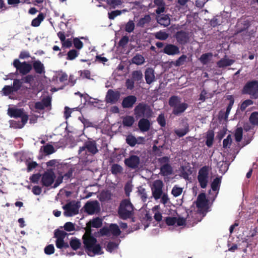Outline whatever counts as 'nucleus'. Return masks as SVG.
Masks as SVG:
<instances>
[{"label":"nucleus","instance_id":"9","mask_svg":"<svg viewBox=\"0 0 258 258\" xmlns=\"http://www.w3.org/2000/svg\"><path fill=\"white\" fill-rule=\"evenodd\" d=\"M100 234L101 236H109L111 233L114 236H118L121 231L116 224H110L109 226H104L100 229Z\"/></svg>","mask_w":258,"mask_h":258},{"label":"nucleus","instance_id":"4","mask_svg":"<svg viewBox=\"0 0 258 258\" xmlns=\"http://www.w3.org/2000/svg\"><path fill=\"white\" fill-rule=\"evenodd\" d=\"M134 112L137 119L141 117L150 118L153 113L150 106L143 102L139 103L135 106Z\"/></svg>","mask_w":258,"mask_h":258},{"label":"nucleus","instance_id":"42","mask_svg":"<svg viewBox=\"0 0 258 258\" xmlns=\"http://www.w3.org/2000/svg\"><path fill=\"white\" fill-rule=\"evenodd\" d=\"M132 62L133 63L141 65L145 62V58L142 55L137 54L132 58Z\"/></svg>","mask_w":258,"mask_h":258},{"label":"nucleus","instance_id":"52","mask_svg":"<svg viewBox=\"0 0 258 258\" xmlns=\"http://www.w3.org/2000/svg\"><path fill=\"white\" fill-rule=\"evenodd\" d=\"M68 233L64 231L56 229L54 231V237L56 239H64Z\"/></svg>","mask_w":258,"mask_h":258},{"label":"nucleus","instance_id":"36","mask_svg":"<svg viewBox=\"0 0 258 258\" xmlns=\"http://www.w3.org/2000/svg\"><path fill=\"white\" fill-rule=\"evenodd\" d=\"M45 18V16L42 13H40L36 18L34 19L31 22V25L33 27L39 26L41 22L43 21Z\"/></svg>","mask_w":258,"mask_h":258},{"label":"nucleus","instance_id":"49","mask_svg":"<svg viewBox=\"0 0 258 258\" xmlns=\"http://www.w3.org/2000/svg\"><path fill=\"white\" fill-rule=\"evenodd\" d=\"M138 193L143 202H145L147 201V195L145 188L143 187L142 186H140L138 188Z\"/></svg>","mask_w":258,"mask_h":258},{"label":"nucleus","instance_id":"56","mask_svg":"<svg viewBox=\"0 0 258 258\" xmlns=\"http://www.w3.org/2000/svg\"><path fill=\"white\" fill-rule=\"evenodd\" d=\"M182 188L175 185L171 190V194L174 197H177L182 194Z\"/></svg>","mask_w":258,"mask_h":258},{"label":"nucleus","instance_id":"14","mask_svg":"<svg viewBox=\"0 0 258 258\" xmlns=\"http://www.w3.org/2000/svg\"><path fill=\"white\" fill-rule=\"evenodd\" d=\"M227 100L229 101V104L226 108V111L221 110L219 113V118L220 119L227 120L231 109L234 103V98L233 95H228L227 97Z\"/></svg>","mask_w":258,"mask_h":258},{"label":"nucleus","instance_id":"32","mask_svg":"<svg viewBox=\"0 0 258 258\" xmlns=\"http://www.w3.org/2000/svg\"><path fill=\"white\" fill-rule=\"evenodd\" d=\"M102 225V220L99 218L97 217L93 219L91 221H90L87 224V227L92 226L94 228H99L101 227Z\"/></svg>","mask_w":258,"mask_h":258},{"label":"nucleus","instance_id":"61","mask_svg":"<svg viewBox=\"0 0 258 258\" xmlns=\"http://www.w3.org/2000/svg\"><path fill=\"white\" fill-rule=\"evenodd\" d=\"M157 121L158 124L161 127H165L166 125V119L164 116V114H160L157 118Z\"/></svg>","mask_w":258,"mask_h":258},{"label":"nucleus","instance_id":"33","mask_svg":"<svg viewBox=\"0 0 258 258\" xmlns=\"http://www.w3.org/2000/svg\"><path fill=\"white\" fill-rule=\"evenodd\" d=\"M70 245L73 250H77L80 248L81 242L77 238L72 237L70 241Z\"/></svg>","mask_w":258,"mask_h":258},{"label":"nucleus","instance_id":"29","mask_svg":"<svg viewBox=\"0 0 258 258\" xmlns=\"http://www.w3.org/2000/svg\"><path fill=\"white\" fill-rule=\"evenodd\" d=\"M172 168L168 163L165 164L160 167V173L164 176L171 175L172 173Z\"/></svg>","mask_w":258,"mask_h":258},{"label":"nucleus","instance_id":"31","mask_svg":"<svg viewBox=\"0 0 258 258\" xmlns=\"http://www.w3.org/2000/svg\"><path fill=\"white\" fill-rule=\"evenodd\" d=\"M234 60L229 58H222L217 62V66L220 68H223L231 66Z\"/></svg>","mask_w":258,"mask_h":258},{"label":"nucleus","instance_id":"39","mask_svg":"<svg viewBox=\"0 0 258 258\" xmlns=\"http://www.w3.org/2000/svg\"><path fill=\"white\" fill-rule=\"evenodd\" d=\"M221 183V177H217L215 178H214L211 184L212 189L214 191H219Z\"/></svg>","mask_w":258,"mask_h":258},{"label":"nucleus","instance_id":"21","mask_svg":"<svg viewBox=\"0 0 258 258\" xmlns=\"http://www.w3.org/2000/svg\"><path fill=\"white\" fill-rule=\"evenodd\" d=\"M163 52L169 55H174L179 54L180 50L179 47L176 45L167 44L163 49Z\"/></svg>","mask_w":258,"mask_h":258},{"label":"nucleus","instance_id":"47","mask_svg":"<svg viewBox=\"0 0 258 258\" xmlns=\"http://www.w3.org/2000/svg\"><path fill=\"white\" fill-rule=\"evenodd\" d=\"M212 56V54L211 53H204L201 56L199 60L203 64H207Z\"/></svg>","mask_w":258,"mask_h":258},{"label":"nucleus","instance_id":"38","mask_svg":"<svg viewBox=\"0 0 258 258\" xmlns=\"http://www.w3.org/2000/svg\"><path fill=\"white\" fill-rule=\"evenodd\" d=\"M151 20L150 16L149 15H146L143 18L140 19L137 25L138 27L143 28L146 24H148L151 21Z\"/></svg>","mask_w":258,"mask_h":258},{"label":"nucleus","instance_id":"40","mask_svg":"<svg viewBox=\"0 0 258 258\" xmlns=\"http://www.w3.org/2000/svg\"><path fill=\"white\" fill-rule=\"evenodd\" d=\"M187 56L185 54H182L176 61H173L172 63L175 67H180L184 64L187 61Z\"/></svg>","mask_w":258,"mask_h":258},{"label":"nucleus","instance_id":"41","mask_svg":"<svg viewBox=\"0 0 258 258\" xmlns=\"http://www.w3.org/2000/svg\"><path fill=\"white\" fill-rule=\"evenodd\" d=\"M127 10H115L108 12V17L109 20H114L115 17L120 15L122 13L127 12Z\"/></svg>","mask_w":258,"mask_h":258},{"label":"nucleus","instance_id":"37","mask_svg":"<svg viewBox=\"0 0 258 258\" xmlns=\"http://www.w3.org/2000/svg\"><path fill=\"white\" fill-rule=\"evenodd\" d=\"M134 122L135 119L132 116L127 115L122 118V124L124 126L131 127Z\"/></svg>","mask_w":258,"mask_h":258},{"label":"nucleus","instance_id":"26","mask_svg":"<svg viewBox=\"0 0 258 258\" xmlns=\"http://www.w3.org/2000/svg\"><path fill=\"white\" fill-rule=\"evenodd\" d=\"M208 200L206 199V194L205 193H201L199 195L197 202L196 206L198 208H203L207 204Z\"/></svg>","mask_w":258,"mask_h":258},{"label":"nucleus","instance_id":"20","mask_svg":"<svg viewBox=\"0 0 258 258\" xmlns=\"http://www.w3.org/2000/svg\"><path fill=\"white\" fill-rule=\"evenodd\" d=\"M137 100L136 96L134 95H128L124 97L121 103L122 107L123 108H132Z\"/></svg>","mask_w":258,"mask_h":258},{"label":"nucleus","instance_id":"50","mask_svg":"<svg viewBox=\"0 0 258 258\" xmlns=\"http://www.w3.org/2000/svg\"><path fill=\"white\" fill-rule=\"evenodd\" d=\"M106 2L110 7V9H115L122 4L121 0H106Z\"/></svg>","mask_w":258,"mask_h":258},{"label":"nucleus","instance_id":"64","mask_svg":"<svg viewBox=\"0 0 258 258\" xmlns=\"http://www.w3.org/2000/svg\"><path fill=\"white\" fill-rule=\"evenodd\" d=\"M73 43L75 47L77 49H81L83 47V43L78 38L73 39Z\"/></svg>","mask_w":258,"mask_h":258},{"label":"nucleus","instance_id":"18","mask_svg":"<svg viewBox=\"0 0 258 258\" xmlns=\"http://www.w3.org/2000/svg\"><path fill=\"white\" fill-rule=\"evenodd\" d=\"M125 142L130 146L133 147L137 144H144L145 142V140L144 137H139L136 138L133 135L130 134L126 136Z\"/></svg>","mask_w":258,"mask_h":258},{"label":"nucleus","instance_id":"24","mask_svg":"<svg viewBox=\"0 0 258 258\" xmlns=\"http://www.w3.org/2000/svg\"><path fill=\"white\" fill-rule=\"evenodd\" d=\"M151 123L148 118H142L138 122V126L140 130L143 132H147L150 130Z\"/></svg>","mask_w":258,"mask_h":258},{"label":"nucleus","instance_id":"55","mask_svg":"<svg viewBox=\"0 0 258 258\" xmlns=\"http://www.w3.org/2000/svg\"><path fill=\"white\" fill-rule=\"evenodd\" d=\"M135 25L133 21L129 20L125 25L124 30L128 33H131L134 31Z\"/></svg>","mask_w":258,"mask_h":258},{"label":"nucleus","instance_id":"59","mask_svg":"<svg viewBox=\"0 0 258 258\" xmlns=\"http://www.w3.org/2000/svg\"><path fill=\"white\" fill-rule=\"evenodd\" d=\"M22 82L19 79H15L13 81V84L12 86L14 92L18 91L22 86Z\"/></svg>","mask_w":258,"mask_h":258},{"label":"nucleus","instance_id":"7","mask_svg":"<svg viewBox=\"0 0 258 258\" xmlns=\"http://www.w3.org/2000/svg\"><path fill=\"white\" fill-rule=\"evenodd\" d=\"M13 65L16 69V73H19L22 75L28 74L32 69L31 64L26 61L21 62L18 59L14 60Z\"/></svg>","mask_w":258,"mask_h":258},{"label":"nucleus","instance_id":"30","mask_svg":"<svg viewBox=\"0 0 258 258\" xmlns=\"http://www.w3.org/2000/svg\"><path fill=\"white\" fill-rule=\"evenodd\" d=\"M158 23L164 27L169 26L170 24V19L167 15H162L157 17Z\"/></svg>","mask_w":258,"mask_h":258},{"label":"nucleus","instance_id":"28","mask_svg":"<svg viewBox=\"0 0 258 258\" xmlns=\"http://www.w3.org/2000/svg\"><path fill=\"white\" fill-rule=\"evenodd\" d=\"M183 128L177 129L174 130L175 134L179 137L181 138L185 136L189 131V125L187 122H184L182 124Z\"/></svg>","mask_w":258,"mask_h":258},{"label":"nucleus","instance_id":"62","mask_svg":"<svg viewBox=\"0 0 258 258\" xmlns=\"http://www.w3.org/2000/svg\"><path fill=\"white\" fill-rule=\"evenodd\" d=\"M54 247L53 244H50L44 248V252L46 254L50 255L54 252Z\"/></svg>","mask_w":258,"mask_h":258},{"label":"nucleus","instance_id":"10","mask_svg":"<svg viewBox=\"0 0 258 258\" xmlns=\"http://www.w3.org/2000/svg\"><path fill=\"white\" fill-rule=\"evenodd\" d=\"M79 205L75 201L70 202L62 207L64 210L63 213L66 217H71L79 213Z\"/></svg>","mask_w":258,"mask_h":258},{"label":"nucleus","instance_id":"8","mask_svg":"<svg viewBox=\"0 0 258 258\" xmlns=\"http://www.w3.org/2000/svg\"><path fill=\"white\" fill-rule=\"evenodd\" d=\"M8 115L13 118H21L22 122H27L28 120V115L24 111L23 108H17L14 107H9L8 109Z\"/></svg>","mask_w":258,"mask_h":258},{"label":"nucleus","instance_id":"54","mask_svg":"<svg viewBox=\"0 0 258 258\" xmlns=\"http://www.w3.org/2000/svg\"><path fill=\"white\" fill-rule=\"evenodd\" d=\"M243 136V129L241 127H237L235 130L234 137L235 141L239 142L241 141Z\"/></svg>","mask_w":258,"mask_h":258},{"label":"nucleus","instance_id":"46","mask_svg":"<svg viewBox=\"0 0 258 258\" xmlns=\"http://www.w3.org/2000/svg\"><path fill=\"white\" fill-rule=\"evenodd\" d=\"M154 36L156 39L165 40L168 38L169 34L164 31H159L154 34Z\"/></svg>","mask_w":258,"mask_h":258},{"label":"nucleus","instance_id":"60","mask_svg":"<svg viewBox=\"0 0 258 258\" xmlns=\"http://www.w3.org/2000/svg\"><path fill=\"white\" fill-rule=\"evenodd\" d=\"M232 143V139L231 135L227 136L226 138L223 141V147L224 148H230Z\"/></svg>","mask_w":258,"mask_h":258},{"label":"nucleus","instance_id":"25","mask_svg":"<svg viewBox=\"0 0 258 258\" xmlns=\"http://www.w3.org/2000/svg\"><path fill=\"white\" fill-rule=\"evenodd\" d=\"M145 78L146 83L151 84L155 81L154 70L151 68H148L145 72Z\"/></svg>","mask_w":258,"mask_h":258},{"label":"nucleus","instance_id":"23","mask_svg":"<svg viewBox=\"0 0 258 258\" xmlns=\"http://www.w3.org/2000/svg\"><path fill=\"white\" fill-rule=\"evenodd\" d=\"M51 105V99L49 97L43 98L41 101H38L35 103V108L38 110H43L45 107H48Z\"/></svg>","mask_w":258,"mask_h":258},{"label":"nucleus","instance_id":"5","mask_svg":"<svg viewBox=\"0 0 258 258\" xmlns=\"http://www.w3.org/2000/svg\"><path fill=\"white\" fill-rule=\"evenodd\" d=\"M242 93L250 96L251 99L258 98V81L251 80L246 82L242 89Z\"/></svg>","mask_w":258,"mask_h":258},{"label":"nucleus","instance_id":"53","mask_svg":"<svg viewBox=\"0 0 258 258\" xmlns=\"http://www.w3.org/2000/svg\"><path fill=\"white\" fill-rule=\"evenodd\" d=\"M79 54V52L76 49H71L67 53V59L72 60L75 59Z\"/></svg>","mask_w":258,"mask_h":258},{"label":"nucleus","instance_id":"22","mask_svg":"<svg viewBox=\"0 0 258 258\" xmlns=\"http://www.w3.org/2000/svg\"><path fill=\"white\" fill-rule=\"evenodd\" d=\"M32 69L35 72L39 75H44L45 73V69L44 64L39 60H34L32 62Z\"/></svg>","mask_w":258,"mask_h":258},{"label":"nucleus","instance_id":"43","mask_svg":"<svg viewBox=\"0 0 258 258\" xmlns=\"http://www.w3.org/2000/svg\"><path fill=\"white\" fill-rule=\"evenodd\" d=\"M55 245L57 248L62 249L69 248L70 245L67 242H65L64 239H56Z\"/></svg>","mask_w":258,"mask_h":258},{"label":"nucleus","instance_id":"17","mask_svg":"<svg viewBox=\"0 0 258 258\" xmlns=\"http://www.w3.org/2000/svg\"><path fill=\"white\" fill-rule=\"evenodd\" d=\"M120 96L118 91L109 89L105 96V101L107 103L114 104L118 100Z\"/></svg>","mask_w":258,"mask_h":258},{"label":"nucleus","instance_id":"2","mask_svg":"<svg viewBox=\"0 0 258 258\" xmlns=\"http://www.w3.org/2000/svg\"><path fill=\"white\" fill-rule=\"evenodd\" d=\"M120 219L127 220L134 215V207L130 200H123L120 203L117 211Z\"/></svg>","mask_w":258,"mask_h":258},{"label":"nucleus","instance_id":"35","mask_svg":"<svg viewBox=\"0 0 258 258\" xmlns=\"http://www.w3.org/2000/svg\"><path fill=\"white\" fill-rule=\"evenodd\" d=\"M27 122H22L21 121L10 120L9 121L10 127L14 129L22 128Z\"/></svg>","mask_w":258,"mask_h":258},{"label":"nucleus","instance_id":"34","mask_svg":"<svg viewBox=\"0 0 258 258\" xmlns=\"http://www.w3.org/2000/svg\"><path fill=\"white\" fill-rule=\"evenodd\" d=\"M214 139V133L212 130L209 131L206 135V145L208 147H211L213 144V141Z\"/></svg>","mask_w":258,"mask_h":258},{"label":"nucleus","instance_id":"58","mask_svg":"<svg viewBox=\"0 0 258 258\" xmlns=\"http://www.w3.org/2000/svg\"><path fill=\"white\" fill-rule=\"evenodd\" d=\"M253 104V101L251 99L245 100L241 104L240 109L242 111H243L248 106L252 105Z\"/></svg>","mask_w":258,"mask_h":258},{"label":"nucleus","instance_id":"63","mask_svg":"<svg viewBox=\"0 0 258 258\" xmlns=\"http://www.w3.org/2000/svg\"><path fill=\"white\" fill-rule=\"evenodd\" d=\"M63 228L66 231L68 232L73 231L75 229L74 224L71 222H66L63 226Z\"/></svg>","mask_w":258,"mask_h":258},{"label":"nucleus","instance_id":"51","mask_svg":"<svg viewBox=\"0 0 258 258\" xmlns=\"http://www.w3.org/2000/svg\"><path fill=\"white\" fill-rule=\"evenodd\" d=\"M43 149V152L47 155H50L55 152V150L52 145L47 144L45 146L41 147V150Z\"/></svg>","mask_w":258,"mask_h":258},{"label":"nucleus","instance_id":"6","mask_svg":"<svg viewBox=\"0 0 258 258\" xmlns=\"http://www.w3.org/2000/svg\"><path fill=\"white\" fill-rule=\"evenodd\" d=\"M98 152L97 144L95 141H86L83 146L79 148V154L81 156L94 155Z\"/></svg>","mask_w":258,"mask_h":258},{"label":"nucleus","instance_id":"19","mask_svg":"<svg viewBox=\"0 0 258 258\" xmlns=\"http://www.w3.org/2000/svg\"><path fill=\"white\" fill-rule=\"evenodd\" d=\"M175 38L179 44L185 45L189 41V33L183 30L177 31L175 35Z\"/></svg>","mask_w":258,"mask_h":258},{"label":"nucleus","instance_id":"44","mask_svg":"<svg viewBox=\"0 0 258 258\" xmlns=\"http://www.w3.org/2000/svg\"><path fill=\"white\" fill-rule=\"evenodd\" d=\"M143 74L141 70L134 71L132 73V79L134 81H140L143 79Z\"/></svg>","mask_w":258,"mask_h":258},{"label":"nucleus","instance_id":"16","mask_svg":"<svg viewBox=\"0 0 258 258\" xmlns=\"http://www.w3.org/2000/svg\"><path fill=\"white\" fill-rule=\"evenodd\" d=\"M85 211L89 215H93L100 211L99 203L97 201L88 202L84 206Z\"/></svg>","mask_w":258,"mask_h":258},{"label":"nucleus","instance_id":"12","mask_svg":"<svg viewBox=\"0 0 258 258\" xmlns=\"http://www.w3.org/2000/svg\"><path fill=\"white\" fill-rule=\"evenodd\" d=\"M164 184L161 180L158 179L155 180L151 187L153 197L155 200H158L161 198L163 194L162 188Z\"/></svg>","mask_w":258,"mask_h":258},{"label":"nucleus","instance_id":"1","mask_svg":"<svg viewBox=\"0 0 258 258\" xmlns=\"http://www.w3.org/2000/svg\"><path fill=\"white\" fill-rule=\"evenodd\" d=\"M82 239L84 247L87 252H92L93 255L103 253L100 245L97 243V239L91 234L90 228L86 230Z\"/></svg>","mask_w":258,"mask_h":258},{"label":"nucleus","instance_id":"15","mask_svg":"<svg viewBox=\"0 0 258 258\" xmlns=\"http://www.w3.org/2000/svg\"><path fill=\"white\" fill-rule=\"evenodd\" d=\"M55 175L52 171L45 172L41 178L42 184L46 187L50 186L54 182Z\"/></svg>","mask_w":258,"mask_h":258},{"label":"nucleus","instance_id":"27","mask_svg":"<svg viewBox=\"0 0 258 258\" xmlns=\"http://www.w3.org/2000/svg\"><path fill=\"white\" fill-rule=\"evenodd\" d=\"M154 3L157 7V9L155 10V12L157 15H160L165 12V3L163 0H154Z\"/></svg>","mask_w":258,"mask_h":258},{"label":"nucleus","instance_id":"57","mask_svg":"<svg viewBox=\"0 0 258 258\" xmlns=\"http://www.w3.org/2000/svg\"><path fill=\"white\" fill-rule=\"evenodd\" d=\"M118 247V244L113 241H109L106 247V250L109 252H112L115 249Z\"/></svg>","mask_w":258,"mask_h":258},{"label":"nucleus","instance_id":"3","mask_svg":"<svg viewBox=\"0 0 258 258\" xmlns=\"http://www.w3.org/2000/svg\"><path fill=\"white\" fill-rule=\"evenodd\" d=\"M169 105L172 108V113L176 116L180 115L188 108V104L181 102V98L177 96H172L169 99Z\"/></svg>","mask_w":258,"mask_h":258},{"label":"nucleus","instance_id":"48","mask_svg":"<svg viewBox=\"0 0 258 258\" xmlns=\"http://www.w3.org/2000/svg\"><path fill=\"white\" fill-rule=\"evenodd\" d=\"M122 167L118 164H114L111 167V172L114 175H117L122 172Z\"/></svg>","mask_w":258,"mask_h":258},{"label":"nucleus","instance_id":"45","mask_svg":"<svg viewBox=\"0 0 258 258\" xmlns=\"http://www.w3.org/2000/svg\"><path fill=\"white\" fill-rule=\"evenodd\" d=\"M249 121L252 125L258 126V112H252L249 117Z\"/></svg>","mask_w":258,"mask_h":258},{"label":"nucleus","instance_id":"11","mask_svg":"<svg viewBox=\"0 0 258 258\" xmlns=\"http://www.w3.org/2000/svg\"><path fill=\"white\" fill-rule=\"evenodd\" d=\"M198 180L202 188L206 187L208 182V167L207 166H203L199 170Z\"/></svg>","mask_w":258,"mask_h":258},{"label":"nucleus","instance_id":"13","mask_svg":"<svg viewBox=\"0 0 258 258\" xmlns=\"http://www.w3.org/2000/svg\"><path fill=\"white\" fill-rule=\"evenodd\" d=\"M124 163L128 168L132 169H136L139 167L140 158L137 155H132L124 159Z\"/></svg>","mask_w":258,"mask_h":258}]
</instances>
